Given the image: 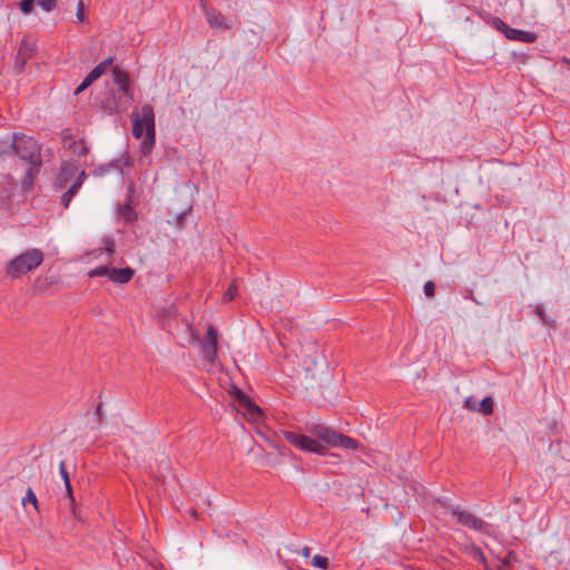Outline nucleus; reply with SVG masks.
Instances as JSON below:
<instances>
[{"mask_svg":"<svg viewBox=\"0 0 570 570\" xmlns=\"http://www.w3.org/2000/svg\"><path fill=\"white\" fill-rule=\"evenodd\" d=\"M132 135L140 139V153L147 157L156 142L155 112L150 105H144L139 112H132Z\"/></svg>","mask_w":570,"mask_h":570,"instance_id":"f257e3e1","label":"nucleus"},{"mask_svg":"<svg viewBox=\"0 0 570 570\" xmlns=\"http://www.w3.org/2000/svg\"><path fill=\"white\" fill-rule=\"evenodd\" d=\"M45 259V254L41 249L30 248L6 264V274L8 277L14 279L36 271Z\"/></svg>","mask_w":570,"mask_h":570,"instance_id":"f03ea898","label":"nucleus"},{"mask_svg":"<svg viewBox=\"0 0 570 570\" xmlns=\"http://www.w3.org/2000/svg\"><path fill=\"white\" fill-rule=\"evenodd\" d=\"M112 80L118 86L119 91L122 97L119 98V102L112 104V106H105L108 111L111 112H122L125 111L134 101V94L130 87L129 76L126 71L120 69L119 67L112 68Z\"/></svg>","mask_w":570,"mask_h":570,"instance_id":"7ed1b4c3","label":"nucleus"},{"mask_svg":"<svg viewBox=\"0 0 570 570\" xmlns=\"http://www.w3.org/2000/svg\"><path fill=\"white\" fill-rule=\"evenodd\" d=\"M12 148L21 159L27 160L33 167L41 165L40 148L33 138L16 134Z\"/></svg>","mask_w":570,"mask_h":570,"instance_id":"20e7f679","label":"nucleus"},{"mask_svg":"<svg viewBox=\"0 0 570 570\" xmlns=\"http://www.w3.org/2000/svg\"><path fill=\"white\" fill-rule=\"evenodd\" d=\"M283 436L288 443H291L293 446L302 451L316 453L321 455H324L326 452V449L323 444L307 435L295 433L292 431H284Z\"/></svg>","mask_w":570,"mask_h":570,"instance_id":"39448f33","label":"nucleus"},{"mask_svg":"<svg viewBox=\"0 0 570 570\" xmlns=\"http://www.w3.org/2000/svg\"><path fill=\"white\" fill-rule=\"evenodd\" d=\"M199 346L202 348L203 357L206 361L214 363L217 358L218 334L213 325L208 326L206 336L200 340Z\"/></svg>","mask_w":570,"mask_h":570,"instance_id":"423d86ee","label":"nucleus"},{"mask_svg":"<svg viewBox=\"0 0 570 570\" xmlns=\"http://www.w3.org/2000/svg\"><path fill=\"white\" fill-rule=\"evenodd\" d=\"M234 400L238 403V406L244 410V415H246L249 421L256 422L262 417L261 409L243 391L236 389Z\"/></svg>","mask_w":570,"mask_h":570,"instance_id":"0eeeda50","label":"nucleus"},{"mask_svg":"<svg viewBox=\"0 0 570 570\" xmlns=\"http://www.w3.org/2000/svg\"><path fill=\"white\" fill-rule=\"evenodd\" d=\"M451 512L454 517H456L458 522L469 529L476 530V531H485L487 524L484 521L480 518H478L475 514L471 513L470 511L462 510L459 507L452 508Z\"/></svg>","mask_w":570,"mask_h":570,"instance_id":"6e6552de","label":"nucleus"},{"mask_svg":"<svg viewBox=\"0 0 570 570\" xmlns=\"http://www.w3.org/2000/svg\"><path fill=\"white\" fill-rule=\"evenodd\" d=\"M114 58H107L99 65H97L82 80V82L76 88L75 95L85 91L92 82L100 78L106 70L111 67Z\"/></svg>","mask_w":570,"mask_h":570,"instance_id":"1a4fd4ad","label":"nucleus"},{"mask_svg":"<svg viewBox=\"0 0 570 570\" xmlns=\"http://www.w3.org/2000/svg\"><path fill=\"white\" fill-rule=\"evenodd\" d=\"M62 145L63 148L70 150L78 157L85 156L89 151L86 141L83 139L75 140L69 129L62 131Z\"/></svg>","mask_w":570,"mask_h":570,"instance_id":"9d476101","label":"nucleus"},{"mask_svg":"<svg viewBox=\"0 0 570 570\" xmlns=\"http://www.w3.org/2000/svg\"><path fill=\"white\" fill-rule=\"evenodd\" d=\"M204 10L207 22L213 29L227 30L232 28V23L224 17L223 13L216 11L213 8L204 7Z\"/></svg>","mask_w":570,"mask_h":570,"instance_id":"9b49d317","label":"nucleus"},{"mask_svg":"<svg viewBox=\"0 0 570 570\" xmlns=\"http://www.w3.org/2000/svg\"><path fill=\"white\" fill-rule=\"evenodd\" d=\"M35 51V45L26 39L20 43L19 50L16 57V67L21 70L27 61L32 57Z\"/></svg>","mask_w":570,"mask_h":570,"instance_id":"f8f14e48","label":"nucleus"},{"mask_svg":"<svg viewBox=\"0 0 570 570\" xmlns=\"http://www.w3.org/2000/svg\"><path fill=\"white\" fill-rule=\"evenodd\" d=\"M87 175L85 170L79 171L77 178L71 184L69 189L62 195L61 197V204L65 208H68L70 202L72 200L73 196L78 193L79 188L83 184Z\"/></svg>","mask_w":570,"mask_h":570,"instance_id":"ddd939ff","label":"nucleus"},{"mask_svg":"<svg viewBox=\"0 0 570 570\" xmlns=\"http://www.w3.org/2000/svg\"><path fill=\"white\" fill-rule=\"evenodd\" d=\"M78 171V166L70 161H63L61 164L60 173L57 178V183L60 188L66 187V185L71 180V178Z\"/></svg>","mask_w":570,"mask_h":570,"instance_id":"4468645a","label":"nucleus"},{"mask_svg":"<svg viewBox=\"0 0 570 570\" xmlns=\"http://www.w3.org/2000/svg\"><path fill=\"white\" fill-rule=\"evenodd\" d=\"M331 446L342 448L346 450H357L360 449V443L348 435L335 432L334 438L331 442Z\"/></svg>","mask_w":570,"mask_h":570,"instance_id":"2eb2a0df","label":"nucleus"},{"mask_svg":"<svg viewBox=\"0 0 570 570\" xmlns=\"http://www.w3.org/2000/svg\"><path fill=\"white\" fill-rule=\"evenodd\" d=\"M308 431L311 434H313L314 436L324 441L328 445H331V442L336 432V431L332 430L331 428L325 426L323 424H313L308 428Z\"/></svg>","mask_w":570,"mask_h":570,"instance_id":"dca6fc26","label":"nucleus"},{"mask_svg":"<svg viewBox=\"0 0 570 570\" xmlns=\"http://www.w3.org/2000/svg\"><path fill=\"white\" fill-rule=\"evenodd\" d=\"M135 271L131 267L111 268L110 281L118 284H127L134 277Z\"/></svg>","mask_w":570,"mask_h":570,"instance_id":"f3484780","label":"nucleus"},{"mask_svg":"<svg viewBox=\"0 0 570 570\" xmlns=\"http://www.w3.org/2000/svg\"><path fill=\"white\" fill-rule=\"evenodd\" d=\"M505 37L510 40L521 41L525 43H532L537 39V36L533 32L523 31L511 27L510 29H508V33Z\"/></svg>","mask_w":570,"mask_h":570,"instance_id":"a211bd4d","label":"nucleus"},{"mask_svg":"<svg viewBox=\"0 0 570 570\" xmlns=\"http://www.w3.org/2000/svg\"><path fill=\"white\" fill-rule=\"evenodd\" d=\"M464 552L473 560L480 562L484 567V570H491L489 563L487 562L484 553L478 546H475V544L466 546L464 548Z\"/></svg>","mask_w":570,"mask_h":570,"instance_id":"6ab92c4d","label":"nucleus"},{"mask_svg":"<svg viewBox=\"0 0 570 570\" xmlns=\"http://www.w3.org/2000/svg\"><path fill=\"white\" fill-rule=\"evenodd\" d=\"M238 294V284H237V281L234 279L228 288L225 291L224 295H223V302L224 303H229L232 302Z\"/></svg>","mask_w":570,"mask_h":570,"instance_id":"aec40b11","label":"nucleus"},{"mask_svg":"<svg viewBox=\"0 0 570 570\" xmlns=\"http://www.w3.org/2000/svg\"><path fill=\"white\" fill-rule=\"evenodd\" d=\"M493 406H494V402L492 400V397L488 396V397H484L480 403H479V409H478V412L484 414V415H490L493 413Z\"/></svg>","mask_w":570,"mask_h":570,"instance_id":"412c9836","label":"nucleus"},{"mask_svg":"<svg viewBox=\"0 0 570 570\" xmlns=\"http://www.w3.org/2000/svg\"><path fill=\"white\" fill-rule=\"evenodd\" d=\"M111 268L108 266H98L88 273L89 277H101L107 276L110 279Z\"/></svg>","mask_w":570,"mask_h":570,"instance_id":"4be33fe9","label":"nucleus"},{"mask_svg":"<svg viewBox=\"0 0 570 570\" xmlns=\"http://www.w3.org/2000/svg\"><path fill=\"white\" fill-rule=\"evenodd\" d=\"M119 215L126 220V222H131L135 219L136 217V214L134 212V209L131 208V206L129 205H125L122 207L119 208Z\"/></svg>","mask_w":570,"mask_h":570,"instance_id":"5701e85b","label":"nucleus"},{"mask_svg":"<svg viewBox=\"0 0 570 570\" xmlns=\"http://www.w3.org/2000/svg\"><path fill=\"white\" fill-rule=\"evenodd\" d=\"M27 503H31L37 511L39 510L37 497L31 488L27 490V494L22 499V504L26 505Z\"/></svg>","mask_w":570,"mask_h":570,"instance_id":"b1692460","label":"nucleus"},{"mask_svg":"<svg viewBox=\"0 0 570 570\" xmlns=\"http://www.w3.org/2000/svg\"><path fill=\"white\" fill-rule=\"evenodd\" d=\"M514 560L515 553L513 551H508L507 554L500 559L501 563L498 566V570H503L504 567H508Z\"/></svg>","mask_w":570,"mask_h":570,"instance_id":"393cba45","label":"nucleus"},{"mask_svg":"<svg viewBox=\"0 0 570 570\" xmlns=\"http://www.w3.org/2000/svg\"><path fill=\"white\" fill-rule=\"evenodd\" d=\"M312 564L316 568L326 569L328 567V559L316 554L313 557Z\"/></svg>","mask_w":570,"mask_h":570,"instance_id":"a878e982","label":"nucleus"},{"mask_svg":"<svg viewBox=\"0 0 570 570\" xmlns=\"http://www.w3.org/2000/svg\"><path fill=\"white\" fill-rule=\"evenodd\" d=\"M464 407L469 411H476L479 409V402L475 397L469 396L464 401Z\"/></svg>","mask_w":570,"mask_h":570,"instance_id":"bb28decb","label":"nucleus"},{"mask_svg":"<svg viewBox=\"0 0 570 570\" xmlns=\"http://www.w3.org/2000/svg\"><path fill=\"white\" fill-rule=\"evenodd\" d=\"M33 3L35 0H22L19 3V8L24 14H29L33 9Z\"/></svg>","mask_w":570,"mask_h":570,"instance_id":"cd10ccee","label":"nucleus"},{"mask_svg":"<svg viewBox=\"0 0 570 570\" xmlns=\"http://www.w3.org/2000/svg\"><path fill=\"white\" fill-rule=\"evenodd\" d=\"M493 26L497 30L501 31L504 36L508 33V29H510V26H508L503 20L500 18H495L493 20Z\"/></svg>","mask_w":570,"mask_h":570,"instance_id":"c85d7f7f","label":"nucleus"},{"mask_svg":"<svg viewBox=\"0 0 570 570\" xmlns=\"http://www.w3.org/2000/svg\"><path fill=\"white\" fill-rule=\"evenodd\" d=\"M38 4L46 11H51L56 7V0H38Z\"/></svg>","mask_w":570,"mask_h":570,"instance_id":"c756f323","label":"nucleus"},{"mask_svg":"<svg viewBox=\"0 0 570 570\" xmlns=\"http://www.w3.org/2000/svg\"><path fill=\"white\" fill-rule=\"evenodd\" d=\"M435 292V284L432 281H429L424 285V293L428 297H433Z\"/></svg>","mask_w":570,"mask_h":570,"instance_id":"7c9ffc66","label":"nucleus"},{"mask_svg":"<svg viewBox=\"0 0 570 570\" xmlns=\"http://www.w3.org/2000/svg\"><path fill=\"white\" fill-rule=\"evenodd\" d=\"M59 472L61 474V478L63 479V482L68 483L70 481V476H69V473L67 471L65 461L60 462V464H59Z\"/></svg>","mask_w":570,"mask_h":570,"instance_id":"2f4dec72","label":"nucleus"},{"mask_svg":"<svg viewBox=\"0 0 570 570\" xmlns=\"http://www.w3.org/2000/svg\"><path fill=\"white\" fill-rule=\"evenodd\" d=\"M76 17L78 21L83 22L85 21V12H83V1L79 0L77 4V13Z\"/></svg>","mask_w":570,"mask_h":570,"instance_id":"473e14b6","label":"nucleus"},{"mask_svg":"<svg viewBox=\"0 0 570 570\" xmlns=\"http://www.w3.org/2000/svg\"><path fill=\"white\" fill-rule=\"evenodd\" d=\"M104 244L106 246V250L109 254H112L115 252V244H114V242L110 238H105L104 239Z\"/></svg>","mask_w":570,"mask_h":570,"instance_id":"72a5a7b5","label":"nucleus"},{"mask_svg":"<svg viewBox=\"0 0 570 570\" xmlns=\"http://www.w3.org/2000/svg\"><path fill=\"white\" fill-rule=\"evenodd\" d=\"M187 327H188V330L190 331V338H191V342H193V343H198V344H199V342H200V340H202V338L199 337L198 333H197V332H195V331L191 328V325H190V324H187Z\"/></svg>","mask_w":570,"mask_h":570,"instance_id":"f704fd0d","label":"nucleus"},{"mask_svg":"<svg viewBox=\"0 0 570 570\" xmlns=\"http://www.w3.org/2000/svg\"><path fill=\"white\" fill-rule=\"evenodd\" d=\"M65 487H66V492H67L68 498H69L71 501H73L72 487H71L70 481H69L68 483H65Z\"/></svg>","mask_w":570,"mask_h":570,"instance_id":"c9c22d12","label":"nucleus"},{"mask_svg":"<svg viewBox=\"0 0 570 570\" xmlns=\"http://www.w3.org/2000/svg\"><path fill=\"white\" fill-rule=\"evenodd\" d=\"M537 314L539 315V317L544 322V312L542 309L541 306H538L537 309H535Z\"/></svg>","mask_w":570,"mask_h":570,"instance_id":"e433bc0d","label":"nucleus"},{"mask_svg":"<svg viewBox=\"0 0 570 570\" xmlns=\"http://www.w3.org/2000/svg\"><path fill=\"white\" fill-rule=\"evenodd\" d=\"M28 176L30 177V180H32V177H33V169H29V171H28Z\"/></svg>","mask_w":570,"mask_h":570,"instance_id":"4c0bfd02","label":"nucleus"},{"mask_svg":"<svg viewBox=\"0 0 570 570\" xmlns=\"http://www.w3.org/2000/svg\"><path fill=\"white\" fill-rule=\"evenodd\" d=\"M563 61H564L566 63H570V59L564 58V59H563Z\"/></svg>","mask_w":570,"mask_h":570,"instance_id":"58836bf2","label":"nucleus"}]
</instances>
